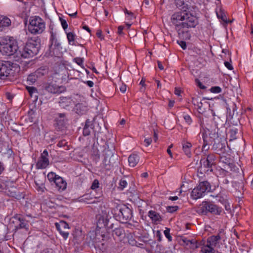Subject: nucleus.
<instances>
[{
	"mask_svg": "<svg viewBox=\"0 0 253 253\" xmlns=\"http://www.w3.org/2000/svg\"><path fill=\"white\" fill-rule=\"evenodd\" d=\"M171 21L175 26L179 37L183 40H189L191 34L189 29L198 25V18L192 12L190 7L185 5L183 10L174 12L171 17Z\"/></svg>",
	"mask_w": 253,
	"mask_h": 253,
	"instance_id": "obj_1",
	"label": "nucleus"
},
{
	"mask_svg": "<svg viewBox=\"0 0 253 253\" xmlns=\"http://www.w3.org/2000/svg\"><path fill=\"white\" fill-rule=\"evenodd\" d=\"M18 49L17 42L13 37L0 38V51L2 54L7 56L17 54Z\"/></svg>",
	"mask_w": 253,
	"mask_h": 253,
	"instance_id": "obj_2",
	"label": "nucleus"
},
{
	"mask_svg": "<svg viewBox=\"0 0 253 253\" xmlns=\"http://www.w3.org/2000/svg\"><path fill=\"white\" fill-rule=\"evenodd\" d=\"M19 71V67L10 61H0V79L11 80Z\"/></svg>",
	"mask_w": 253,
	"mask_h": 253,
	"instance_id": "obj_3",
	"label": "nucleus"
},
{
	"mask_svg": "<svg viewBox=\"0 0 253 253\" xmlns=\"http://www.w3.org/2000/svg\"><path fill=\"white\" fill-rule=\"evenodd\" d=\"M40 49V43L38 41L31 39L25 45L17 51L16 56L24 58H28L38 54Z\"/></svg>",
	"mask_w": 253,
	"mask_h": 253,
	"instance_id": "obj_4",
	"label": "nucleus"
},
{
	"mask_svg": "<svg viewBox=\"0 0 253 253\" xmlns=\"http://www.w3.org/2000/svg\"><path fill=\"white\" fill-rule=\"evenodd\" d=\"M45 29V23L39 16L31 17L28 25V30L34 35L42 34Z\"/></svg>",
	"mask_w": 253,
	"mask_h": 253,
	"instance_id": "obj_5",
	"label": "nucleus"
},
{
	"mask_svg": "<svg viewBox=\"0 0 253 253\" xmlns=\"http://www.w3.org/2000/svg\"><path fill=\"white\" fill-rule=\"evenodd\" d=\"M113 212L116 219L122 223H126L132 217L131 210L126 206H117Z\"/></svg>",
	"mask_w": 253,
	"mask_h": 253,
	"instance_id": "obj_6",
	"label": "nucleus"
},
{
	"mask_svg": "<svg viewBox=\"0 0 253 253\" xmlns=\"http://www.w3.org/2000/svg\"><path fill=\"white\" fill-rule=\"evenodd\" d=\"M211 185L208 181H204L199 183V185L194 188L191 193L192 199L197 200L202 198L205 193L211 191Z\"/></svg>",
	"mask_w": 253,
	"mask_h": 253,
	"instance_id": "obj_7",
	"label": "nucleus"
},
{
	"mask_svg": "<svg viewBox=\"0 0 253 253\" xmlns=\"http://www.w3.org/2000/svg\"><path fill=\"white\" fill-rule=\"evenodd\" d=\"M50 33V50L51 52H53V54L55 56H59L62 49L61 44L57 39V34L55 32L51 31Z\"/></svg>",
	"mask_w": 253,
	"mask_h": 253,
	"instance_id": "obj_8",
	"label": "nucleus"
},
{
	"mask_svg": "<svg viewBox=\"0 0 253 253\" xmlns=\"http://www.w3.org/2000/svg\"><path fill=\"white\" fill-rule=\"evenodd\" d=\"M13 223L15 230L24 228L26 230H28V223L21 215L16 214L12 217L10 219V224Z\"/></svg>",
	"mask_w": 253,
	"mask_h": 253,
	"instance_id": "obj_9",
	"label": "nucleus"
},
{
	"mask_svg": "<svg viewBox=\"0 0 253 253\" xmlns=\"http://www.w3.org/2000/svg\"><path fill=\"white\" fill-rule=\"evenodd\" d=\"M0 187L2 188L3 192L6 195L11 197H14L16 195V187L15 183L9 180L2 182L0 184Z\"/></svg>",
	"mask_w": 253,
	"mask_h": 253,
	"instance_id": "obj_10",
	"label": "nucleus"
},
{
	"mask_svg": "<svg viewBox=\"0 0 253 253\" xmlns=\"http://www.w3.org/2000/svg\"><path fill=\"white\" fill-rule=\"evenodd\" d=\"M49 161L48 159V153L46 150H44L41 154L36 164L37 169H45L49 165Z\"/></svg>",
	"mask_w": 253,
	"mask_h": 253,
	"instance_id": "obj_11",
	"label": "nucleus"
},
{
	"mask_svg": "<svg viewBox=\"0 0 253 253\" xmlns=\"http://www.w3.org/2000/svg\"><path fill=\"white\" fill-rule=\"evenodd\" d=\"M216 157L214 154L207 156L206 159H201L200 163L204 168L208 169L207 171H212V167L215 165Z\"/></svg>",
	"mask_w": 253,
	"mask_h": 253,
	"instance_id": "obj_12",
	"label": "nucleus"
},
{
	"mask_svg": "<svg viewBox=\"0 0 253 253\" xmlns=\"http://www.w3.org/2000/svg\"><path fill=\"white\" fill-rule=\"evenodd\" d=\"M97 227L99 228L106 227L109 222L108 216L107 212H102L97 216Z\"/></svg>",
	"mask_w": 253,
	"mask_h": 253,
	"instance_id": "obj_13",
	"label": "nucleus"
},
{
	"mask_svg": "<svg viewBox=\"0 0 253 253\" xmlns=\"http://www.w3.org/2000/svg\"><path fill=\"white\" fill-rule=\"evenodd\" d=\"M181 241L183 243L184 245L187 246H189V248L191 249H196L199 248L201 245V242H198L196 240L194 239H188L185 237L182 236L181 238Z\"/></svg>",
	"mask_w": 253,
	"mask_h": 253,
	"instance_id": "obj_14",
	"label": "nucleus"
},
{
	"mask_svg": "<svg viewBox=\"0 0 253 253\" xmlns=\"http://www.w3.org/2000/svg\"><path fill=\"white\" fill-rule=\"evenodd\" d=\"M210 135H212L211 136V138L215 137V138H214V143L213 144V149L217 151L221 150L225 147V143L222 142V138L219 136L218 132L213 134L210 133Z\"/></svg>",
	"mask_w": 253,
	"mask_h": 253,
	"instance_id": "obj_15",
	"label": "nucleus"
},
{
	"mask_svg": "<svg viewBox=\"0 0 253 253\" xmlns=\"http://www.w3.org/2000/svg\"><path fill=\"white\" fill-rule=\"evenodd\" d=\"M11 20L7 16L0 15V31H3L7 29L11 25Z\"/></svg>",
	"mask_w": 253,
	"mask_h": 253,
	"instance_id": "obj_16",
	"label": "nucleus"
},
{
	"mask_svg": "<svg viewBox=\"0 0 253 253\" xmlns=\"http://www.w3.org/2000/svg\"><path fill=\"white\" fill-rule=\"evenodd\" d=\"M56 185V188L59 191H63L67 188L66 181L59 175L54 182Z\"/></svg>",
	"mask_w": 253,
	"mask_h": 253,
	"instance_id": "obj_17",
	"label": "nucleus"
},
{
	"mask_svg": "<svg viewBox=\"0 0 253 253\" xmlns=\"http://www.w3.org/2000/svg\"><path fill=\"white\" fill-rule=\"evenodd\" d=\"M75 111L79 115H83L86 113L88 108L85 102L77 104L75 107Z\"/></svg>",
	"mask_w": 253,
	"mask_h": 253,
	"instance_id": "obj_18",
	"label": "nucleus"
},
{
	"mask_svg": "<svg viewBox=\"0 0 253 253\" xmlns=\"http://www.w3.org/2000/svg\"><path fill=\"white\" fill-rule=\"evenodd\" d=\"M208 206H209V202H203L198 207L197 212L200 214L207 215L208 213L210 212Z\"/></svg>",
	"mask_w": 253,
	"mask_h": 253,
	"instance_id": "obj_19",
	"label": "nucleus"
},
{
	"mask_svg": "<svg viewBox=\"0 0 253 253\" xmlns=\"http://www.w3.org/2000/svg\"><path fill=\"white\" fill-rule=\"evenodd\" d=\"M139 161V156L136 154H131L128 158V162L129 166L130 167H134L138 163Z\"/></svg>",
	"mask_w": 253,
	"mask_h": 253,
	"instance_id": "obj_20",
	"label": "nucleus"
},
{
	"mask_svg": "<svg viewBox=\"0 0 253 253\" xmlns=\"http://www.w3.org/2000/svg\"><path fill=\"white\" fill-rule=\"evenodd\" d=\"M182 144L183 152L188 157L190 158L191 156V150L192 146V144L184 140L182 141Z\"/></svg>",
	"mask_w": 253,
	"mask_h": 253,
	"instance_id": "obj_21",
	"label": "nucleus"
},
{
	"mask_svg": "<svg viewBox=\"0 0 253 253\" xmlns=\"http://www.w3.org/2000/svg\"><path fill=\"white\" fill-rule=\"evenodd\" d=\"M208 208L210 209V212L214 215H219L222 211V209L221 207H219L210 202Z\"/></svg>",
	"mask_w": 253,
	"mask_h": 253,
	"instance_id": "obj_22",
	"label": "nucleus"
},
{
	"mask_svg": "<svg viewBox=\"0 0 253 253\" xmlns=\"http://www.w3.org/2000/svg\"><path fill=\"white\" fill-rule=\"evenodd\" d=\"M68 43L71 45H76L75 40L77 37L75 33L72 32H67L65 31Z\"/></svg>",
	"mask_w": 253,
	"mask_h": 253,
	"instance_id": "obj_23",
	"label": "nucleus"
},
{
	"mask_svg": "<svg viewBox=\"0 0 253 253\" xmlns=\"http://www.w3.org/2000/svg\"><path fill=\"white\" fill-rule=\"evenodd\" d=\"M71 101L70 97L62 96L59 98V103L61 107L65 108L66 106H69L71 104Z\"/></svg>",
	"mask_w": 253,
	"mask_h": 253,
	"instance_id": "obj_24",
	"label": "nucleus"
},
{
	"mask_svg": "<svg viewBox=\"0 0 253 253\" xmlns=\"http://www.w3.org/2000/svg\"><path fill=\"white\" fill-rule=\"evenodd\" d=\"M148 216L151 219L152 222L157 226L158 223V214L154 211H150Z\"/></svg>",
	"mask_w": 253,
	"mask_h": 253,
	"instance_id": "obj_25",
	"label": "nucleus"
},
{
	"mask_svg": "<svg viewBox=\"0 0 253 253\" xmlns=\"http://www.w3.org/2000/svg\"><path fill=\"white\" fill-rule=\"evenodd\" d=\"M91 122L89 120H87L85 122V126L83 129V133L84 136H88L90 134L92 129L90 127Z\"/></svg>",
	"mask_w": 253,
	"mask_h": 253,
	"instance_id": "obj_26",
	"label": "nucleus"
},
{
	"mask_svg": "<svg viewBox=\"0 0 253 253\" xmlns=\"http://www.w3.org/2000/svg\"><path fill=\"white\" fill-rule=\"evenodd\" d=\"M57 124L59 126H64L67 121L65 114L60 113L58 114V117L56 118Z\"/></svg>",
	"mask_w": 253,
	"mask_h": 253,
	"instance_id": "obj_27",
	"label": "nucleus"
},
{
	"mask_svg": "<svg viewBox=\"0 0 253 253\" xmlns=\"http://www.w3.org/2000/svg\"><path fill=\"white\" fill-rule=\"evenodd\" d=\"M35 73L38 78H41L47 74L48 69L46 67H42L37 69Z\"/></svg>",
	"mask_w": 253,
	"mask_h": 253,
	"instance_id": "obj_28",
	"label": "nucleus"
},
{
	"mask_svg": "<svg viewBox=\"0 0 253 253\" xmlns=\"http://www.w3.org/2000/svg\"><path fill=\"white\" fill-rule=\"evenodd\" d=\"M102 164L105 169L109 170L113 167V163L111 161V157H105L103 160Z\"/></svg>",
	"mask_w": 253,
	"mask_h": 253,
	"instance_id": "obj_29",
	"label": "nucleus"
},
{
	"mask_svg": "<svg viewBox=\"0 0 253 253\" xmlns=\"http://www.w3.org/2000/svg\"><path fill=\"white\" fill-rule=\"evenodd\" d=\"M221 239L220 236L218 234V235L216 236H211L208 239V242H211V245H214L215 246H216L217 243H218V241Z\"/></svg>",
	"mask_w": 253,
	"mask_h": 253,
	"instance_id": "obj_30",
	"label": "nucleus"
},
{
	"mask_svg": "<svg viewBox=\"0 0 253 253\" xmlns=\"http://www.w3.org/2000/svg\"><path fill=\"white\" fill-rule=\"evenodd\" d=\"M207 137V135L206 133H202V138L204 141V144L202 147V151L204 153H206L209 149V146H208L209 142L207 140L206 138Z\"/></svg>",
	"mask_w": 253,
	"mask_h": 253,
	"instance_id": "obj_31",
	"label": "nucleus"
},
{
	"mask_svg": "<svg viewBox=\"0 0 253 253\" xmlns=\"http://www.w3.org/2000/svg\"><path fill=\"white\" fill-rule=\"evenodd\" d=\"M46 90L52 93H57L59 92L58 87L56 85L52 84H49L46 87Z\"/></svg>",
	"mask_w": 253,
	"mask_h": 253,
	"instance_id": "obj_32",
	"label": "nucleus"
},
{
	"mask_svg": "<svg viewBox=\"0 0 253 253\" xmlns=\"http://www.w3.org/2000/svg\"><path fill=\"white\" fill-rule=\"evenodd\" d=\"M38 79L35 73H33L29 75L27 77V82L30 84L35 83Z\"/></svg>",
	"mask_w": 253,
	"mask_h": 253,
	"instance_id": "obj_33",
	"label": "nucleus"
},
{
	"mask_svg": "<svg viewBox=\"0 0 253 253\" xmlns=\"http://www.w3.org/2000/svg\"><path fill=\"white\" fill-rule=\"evenodd\" d=\"M55 226L57 229H69L68 224L64 221H61L59 223H56Z\"/></svg>",
	"mask_w": 253,
	"mask_h": 253,
	"instance_id": "obj_34",
	"label": "nucleus"
},
{
	"mask_svg": "<svg viewBox=\"0 0 253 253\" xmlns=\"http://www.w3.org/2000/svg\"><path fill=\"white\" fill-rule=\"evenodd\" d=\"M175 3L176 6L178 8H180L181 10H183V7H185V5L187 6V7H190L187 4L185 3L183 0H175Z\"/></svg>",
	"mask_w": 253,
	"mask_h": 253,
	"instance_id": "obj_35",
	"label": "nucleus"
},
{
	"mask_svg": "<svg viewBox=\"0 0 253 253\" xmlns=\"http://www.w3.org/2000/svg\"><path fill=\"white\" fill-rule=\"evenodd\" d=\"M58 176V175L56 174L54 172H50L47 174V178L50 182H54Z\"/></svg>",
	"mask_w": 253,
	"mask_h": 253,
	"instance_id": "obj_36",
	"label": "nucleus"
},
{
	"mask_svg": "<svg viewBox=\"0 0 253 253\" xmlns=\"http://www.w3.org/2000/svg\"><path fill=\"white\" fill-rule=\"evenodd\" d=\"M237 133V129H231L229 132L230 136V141L236 139V134Z\"/></svg>",
	"mask_w": 253,
	"mask_h": 253,
	"instance_id": "obj_37",
	"label": "nucleus"
},
{
	"mask_svg": "<svg viewBox=\"0 0 253 253\" xmlns=\"http://www.w3.org/2000/svg\"><path fill=\"white\" fill-rule=\"evenodd\" d=\"M127 185V181H126V180H125V179L124 178H122L120 180V182H119V187L118 188L122 190H123L125 188H126Z\"/></svg>",
	"mask_w": 253,
	"mask_h": 253,
	"instance_id": "obj_38",
	"label": "nucleus"
},
{
	"mask_svg": "<svg viewBox=\"0 0 253 253\" xmlns=\"http://www.w3.org/2000/svg\"><path fill=\"white\" fill-rule=\"evenodd\" d=\"M201 251L203 253H214V250L212 248L207 247L206 246H204L202 248Z\"/></svg>",
	"mask_w": 253,
	"mask_h": 253,
	"instance_id": "obj_39",
	"label": "nucleus"
},
{
	"mask_svg": "<svg viewBox=\"0 0 253 253\" xmlns=\"http://www.w3.org/2000/svg\"><path fill=\"white\" fill-rule=\"evenodd\" d=\"M26 89L31 96H32L34 93L37 92V89L33 86H27Z\"/></svg>",
	"mask_w": 253,
	"mask_h": 253,
	"instance_id": "obj_40",
	"label": "nucleus"
},
{
	"mask_svg": "<svg viewBox=\"0 0 253 253\" xmlns=\"http://www.w3.org/2000/svg\"><path fill=\"white\" fill-rule=\"evenodd\" d=\"M164 233L166 236V237L168 239L169 241H172V237L170 234V229L168 228H166V230L164 231Z\"/></svg>",
	"mask_w": 253,
	"mask_h": 253,
	"instance_id": "obj_41",
	"label": "nucleus"
},
{
	"mask_svg": "<svg viewBox=\"0 0 253 253\" xmlns=\"http://www.w3.org/2000/svg\"><path fill=\"white\" fill-rule=\"evenodd\" d=\"M179 209V207L177 206H168L167 207V211L168 212L170 213H173L174 211H177Z\"/></svg>",
	"mask_w": 253,
	"mask_h": 253,
	"instance_id": "obj_42",
	"label": "nucleus"
},
{
	"mask_svg": "<svg viewBox=\"0 0 253 253\" xmlns=\"http://www.w3.org/2000/svg\"><path fill=\"white\" fill-rule=\"evenodd\" d=\"M210 90L212 93H218L221 92L222 89L219 86H215L211 87Z\"/></svg>",
	"mask_w": 253,
	"mask_h": 253,
	"instance_id": "obj_43",
	"label": "nucleus"
},
{
	"mask_svg": "<svg viewBox=\"0 0 253 253\" xmlns=\"http://www.w3.org/2000/svg\"><path fill=\"white\" fill-rule=\"evenodd\" d=\"M59 232L60 235L62 236L64 240H66L69 236V233L68 232L62 231L61 229H57Z\"/></svg>",
	"mask_w": 253,
	"mask_h": 253,
	"instance_id": "obj_44",
	"label": "nucleus"
},
{
	"mask_svg": "<svg viewBox=\"0 0 253 253\" xmlns=\"http://www.w3.org/2000/svg\"><path fill=\"white\" fill-rule=\"evenodd\" d=\"M152 142V140L151 138L147 137L144 139V140L142 144L145 147H148L151 144Z\"/></svg>",
	"mask_w": 253,
	"mask_h": 253,
	"instance_id": "obj_45",
	"label": "nucleus"
},
{
	"mask_svg": "<svg viewBox=\"0 0 253 253\" xmlns=\"http://www.w3.org/2000/svg\"><path fill=\"white\" fill-rule=\"evenodd\" d=\"M60 21L63 29L65 31H66V30L67 29L68 26L66 20L63 18H60Z\"/></svg>",
	"mask_w": 253,
	"mask_h": 253,
	"instance_id": "obj_46",
	"label": "nucleus"
},
{
	"mask_svg": "<svg viewBox=\"0 0 253 253\" xmlns=\"http://www.w3.org/2000/svg\"><path fill=\"white\" fill-rule=\"evenodd\" d=\"M125 13L126 15V17L127 20H131L133 18V14L126 9Z\"/></svg>",
	"mask_w": 253,
	"mask_h": 253,
	"instance_id": "obj_47",
	"label": "nucleus"
},
{
	"mask_svg": "<svg viewBox=\"0 0 253 253\" xmlns=\"http://www.w3.org/2000/svg\"><path fill=\"white\" fill-rule=\"evenodd\" d=\"M99 183L98 180L97 179H95V180H94V181H93V182L92 183L91 188L92 190H95L99 187Z\"/></svg>",
	"mask_w": 253,
	"mask_h": 253,
	"instance_id": "obj_48",
	"label": "nucleus"
},
{
	"mask_svg": "<svg viewBox=\"0 0 253 253\" xmlns=\"http://www.w3.org/2000/svg\"><path fill=\"white\" fill-rule=\"evenodd\" d=\"M192 102L195 105L197 106L199 109L201 110L203 105V103L201 101H198L197 99H193Z\"/></svg>",
	"mask_w": 253,
	"mask_h": 253,
	"instance_id": "obj_49",
	"label": "nucleus"
},
{
	"mask_svg": "<svg viewBox=\"0 0 253 253\" xmlns=\"http://www.w3.org/2000/svg\"><path fill=\"white\" fill-rule=\"evenodd\" d=\"M183 118L185 121V122L188 124H190L192 122V119L190 117V116L188 115H185L183 116Z\"/></svg>",
	"mask_w": 253,
	"mask_h": 253,
	"instance_id": "obj_50",
	"label": "nucleus"
},
{
	"mask_svg": "<svg viewBox=\"0 0 253 253\" xmlns=\"http://www.w3.org/2000/svg\"><path fill=\"white\" fill-rule=\"evenodd\" d=\"M74 60L75 62L80 66H82L83 64L84 61L81 58H75Z\"/></svg>",
	"mask_w": 253,
	"mask_h": 253,
	"instance_id": "obj_51",
	"label": "nucleus"
},
{
	"mask_svg": "<svg viewBox=\"0 0 253 253\" xmlns=\"http://www.w3.org/2000/svg\"><path fill=\"white\" fill-rule=\"evenodd\" d=\"M123 230L121 228H115L114 230V233L118 236H120L122 234Z\"/></svg>",
	"mask_w": 253,
	"mask_h": 253,
	"instance_id": "obj_52",
	"label": "nucleus"
},
{
	"mask_svg": "<svg viewBox=\"0 0 253 253\" xmlns=\"http://www.w3.org/2000/svg\"><path fill=\"white\" fill-rule=\"evenodd\" d=\"M178 43L180 45V46L181 47V48L183 49H185L187 47L186 43L184 41H180L179 42H178Z\"/></svg>",
	"mask_w": 253,
	"mask_h": 253,
	"instance_id": "obj_53",
	"label": "nucleus"
},
{
	"mask_svg": "<svg viewBox=\"0 0 253 253\" xmlns=\"http://www.w3.org/2000/svg\"><path fill=\"white\" fill-rule=\"evenodd\" d=\"M224 65L225 66V67L228 69L229 70H232L233 69V67L232 66V65L228 61H225L224 62Z\"/></svg>",
	"mask_w": 253,
	"mask_h": 253,
	"instance_id": "obj_54",
	"label": "nucleus"
},
{
	"mask_svg": "<svg viewBox=\"0 0 253 253\" xmlns=\"http://www.w3.org/2000/svg\"><path fill=\"white\" fill-rule=\"evenodd\" d=\"M124 27L123 26H120L118 28V34L120 35H123L124 33L123 32Z\"/></svg>",
	"mask_w": 253,
	"mask_h": 253,
	"instance_id": "obj_55",
	"label": "nucleus"
},
{
	"mask_svg": "<svg viewBox=\"0 0 253 253\" xmlns=\"http://www.w3.org/2000/svg\"><path fill=\"white\" fill-rule=\"evenodd\" d=\"M120 90L122 93H125L126 90V86L125 84H122L120 87Z\"/></svg>",
	"mask_w": 253,
	"mask_h": 253,
	"instance_id": "obj_56",
	"label": "nucleus"
},
{
	"mask_svg": "<svg viewBox=\"0 0 253 253\" xmlns=\"http://www.w3.org/2000/svg\"><path fill=\"white\" fill-rule=\"evenodd\" d=\"M196 81H197V85L201 89H204L206 88V87L203 85V84H202V83L198 80H196Z\"/></svg>",
	"mask_w": 253,
	"mask_h": 253,
	"instance_id": "obj_57",
	"label": "nucleus"
},
{
	"mask_svg": "<svg viewBox=\"0 0 253 253\" xmlns=\"http://www.w3.org/2000/svg\"><path fill=\"white\" fill-rule=\"evenodd\" d=\"M158 227L154 226V228H153V233H154V234L155 235V236L156 237H158Z\"/></svg>",
	"mask_w": 253,
	"mask_h": 253,
	"instance_id": "obj_58",
	"label": "nucleus"
},
{
	"mask_svg": "<svg viewBox=\"0 0 253 253\" xmlns=\"http://www.w3.org/2000/svg\"><path fill=\"white\" fill-rule=\"evenodd\" d=\"M96 35L97 37L99 38L100 40H103L104 39L103 36L102 35L101 31H98L96 33Z\"/></svg>",
	"mask_w": 253,
	"mask_h": 253,
	"instance_id": "obj_59",
	"label": "nucleus"
},
{
	"mask_svg": "<svg viewBox=\"0 0 253 253\" xmlns=\"http://www.w3.org/2000/svg\"><path fill=\"white\" fill-rule=\"evenodd\" d=\"M174 93L176 95L178 96H180L181 94V90L178 88H175L174 90Z\"/></svg>",
	"mask_w": 253,
	"mask_h": 253,
	"instance_id": "obj_60",
	"label": "nucleus"
},
{
	"mask_svg": "<svg viewBox=\"0 0 253 253\" xmlns=\"http://www.w3.org/2000/svg\"><path fill=\"white\" fill-rule=\"evenodd\" d=\"M85 84L89 87H92L94 85V83L91 81H87L86 82Z\"/></svg>",
	"mask_w": 253,
	"mask_h": 253,
	"instance_id": "obj_61",
	"label": "nucleus"
},
{
	"mask_svg": "<svg viewBox=\"0 0 253 253\" xmlns=\"http://www.w3.org/2000/svg\"><path fill=\"white\" fill-rule=\"evenodd\" d=\"M83 29L86 30L87 32L89 33H91V30H90L89 28L87 25H84L83 26Z\"/></svg>",
	"mask_w": 253,
	"mask_h": 253,
	"instance_id": "obj_62",
	"label": "nucleus"
},
{
	"mask_svg": "<svg viewBox=\"0 0 253 253\" xmlns=\"http://www.w3.org/2000/svg\"><path fill=\"white\" fill-rule=\"evenodd\" d=\"M149 5V0H144L143 2V6H145L146 7Z\"/></svg>",
	"mask_w": 253,
	"mask_h": 253,
	"instance_id": "obj_63",
	"label": "nucleus"
},
{
	"mask_svg": "<svg viewBox=\"0 0 253 253\" xmlns=\"http://www.w3.org/2000/svg\"><path fill=\"white\" fill-rule=\"evenodd\" d=\"M42 253H53L52 251L49 249H46L42 251Z\"/></svg>",
	"mask_w": 253,
	"mask_h": 253,
	"instance_id": "obj_64",
	"label": "nucleus"
}]
</instances>
